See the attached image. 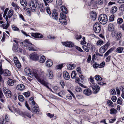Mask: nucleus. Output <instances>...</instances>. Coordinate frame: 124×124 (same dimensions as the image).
<instances>
[{"label": "nucleus", "mask_w": 124, "mask_h": 124, "mask_svg": "<svg viewBox=\"0 0 124 124\" xmlns=\"http://www.w3.org/2000/svg\"><path fill=\"white\" fill-rule=\"evenodd\" d=\"M110 111L111 113L114 114H116L117 112V110L114 108H113L111 109L110 110Z\"/></svg>", "instance_id": "obj_56"}, {"label": "nucleus", "mask_w": 124, "mask_h": 124, "mask_svg": "<svg viewBox=\"0 0 124 124\" xmlns=\"http://www.w3.org/2000/svg\"><path fill=\"white\" fill-rule=\"evenodd\" d=\"M18 47L17 45H14L13 47V49L15 51H16L18 49Z\"/></svg>", "instance_id": "obj_61"}, {"label": "nucleus", "mask_w": 124, "mask_h": 124, "mask_svg": "<svg viewBox=\"0 0 124 124\" xmlns=\"http://www.w3.org/2000/svg\"><path fill=\"white\" fill-rule=\"evenodd\" d=\"M62 43L64 46L69 47H74V43L71 42L67 41L64 42H62Z\"/></svg>", "instance_id": "obj_12"}, {"label": "nucleus", "mask_w": 124, "mask_h": 124, "mask_svg": "<svg viewBox=\"0 0 124 124\" xmlns=\"http://www.w3.org/2000/svg\"><path fill=\"white\" fill-rule=\"evenodd\" d=\"M26 49L31 51H35L36 50V49H35L33 47H32L31 45H28L26 47Z\"/></svg>", "instance_id": "obj_32"}, {"label": "nucleus", "mask_w": 124, "mask_h": 124, "mask_svg": "<svg viewBox=\"0 0 124 124\" xmlns=\"http://www.w3.org/2000/svg\"><path fill=\"white\" fill-rule=\"evenodd\" d=\"M34 76L37 80L41 84L44 81L41 79L36 70H33L32 71H31L30 76Z\"/></svg>", "instance_id": "obj_3"}, {"label": "nucleus", "mask_w": 124, "mask_h": 124, "mask_svg": "<svg viewBox=\"0 0 124 124\" xmlns=\"http://www.w3.org/2000/svg\"><path fill=\"white\" fill-rule=\"evenodd\" d=\"M92 89L93 91V92L94 94L97 93L99 91L100 87L97 86H93Z\"/></svg>", "instance_id": "obj_18"}, {"label": "nucleus", "mask_w": 124, "mask_h": 124, "mask_svg": "<svg viewBox=\"0 0 124 124\" xmlns=\"http://www.w3.org/2000/svg\"><path fill=\"white\" fill-rule=\"evenodd\" d=\"M63 76L64 78L66 80H68L70 78V76L68 72L66 71H64L63 72Z\"/></svg>", "instance_id": "obj_16"}, {"label": "nucleus", "mask_w": 124, "mask_h": 124, "mask_svg": "<svg viewBox=\"0 0 124 124\" xmlns=\"http://www.w3.org/2000/svg\"><path fill=\"white\" fill-rule=\"evenodd\" d=\"M25 86L22 84H20L17 85L16 88L19 90H23L24 89Z\"/></svg>", "instance_id": "obj_23"}, {"label": "nucleus", "mask_w": 124, "mask_h": 124, "mask_svg": "<svg viewBox=\"0 0 124 124\" xmlns=\"http://www.w3.org/2000/svg\"><path fill=\"white\" fill-rule=\"evenodd\" d=\"M112 100L114 102H115L117 98L115 96H113L111 98Z\"/></svg>", "instance_id": "obj_62"}, {"label": "nucleus", "mask_w": 124, "mask_h": 124, "mask_svg": "<svg viewBox=\"0 0 124 124\" xmlns=\"http://www.w3.org/2000/svg\"><path fill=\"white\" fill-rule=\"evenodd\" d=\"M123 20L121 18H118L117 20V23L119 24H121L123 22Z\"/></svg>", "instance_id": "obj_49"}, {"label": "nucleus", "mask_w": 124, "mask_h": 124, "mask_svg": "<svg viewBox=\"0 0 124 124\" xmlns=\"http://www.w3.org/2000/svg\"><path fill=\"white\" fill-rule=\"evenodd\" d=\"M29 57L31 59L35 61L38 59L39 57L37 54L35 53L30 54Z\"/></svg>", "instance_id": "obj_11"}, {"label": "nucleus", "mask_w": 124, "mask_h": 124, "mask_svg": "<svg viewBox=\"0 0 124 124\" xmlns=\"http://www.w3.org/2000/svg\"><path fill=\"white\" fill-rule=\"evenodd\" d=\"M97 2L96 1H93L91 0V2L88 3V5L89 6H92L93 7L96 6Z\"/></svg>", "instance_id": "obj_19"}, {"label": "nucleus", "mask_w": 124, "mask_h": 124, "mask_svg": "<svg viewBox=\"0 0 124 124\" xmlns=\"http://www.w3.org/2000/svg\"><path fill=\"white\" fill-rule=\"evenodd\" d=\"M16 83V80H15L9 79L7 83L8 85L10 86L13 85L15 83Z\"/></svg>", "instance_id": "obj_15"}, {"label": "nucleus", "mask_w": 124, "mask_h": 124, "mask_svg": "<svg viewBox=\"0 0 124 124\" xmlns=\"http://www.w3.org/2000/svg\"><path fill=\"white\" fill-rule=\"evenodd\" d=\"M105 64V62H102L99 65V68H102L104 66Z\"/></svg>", "instance_id": "obj_60"}, {"label": "nucleus", "mask_w": 124, "mask_h": 124, "mask_svg": "<svg viewBox=\"0 0 124 124\" xmlns=\"http://www.w3.org/2000/svg\"><path fill=\"white\" fill-rule=\"evenodd\" d=\"M104 43L103 41L101 40H98L97 42L96 45L97 46L103 44Z\"/></svg>", "instance_id": "obj_48"}, {"label": "nucleus", "mask_w": 124, "mask_h": 124, "mask_svg": "<svg viewBox=\"0 0 124 124\" xmlns=\"http://www.w3.org/2000/svg\"><path fill=\"white\" fill-rule=\"evenodd\" d=\"M20 3L21 5L23 7H25L27 5V3L26 0H20Z\"/></svg>", "instance_id": "obj_29"}, {"label": "nucleus", "mask_w": 124, "mask_h": 124, "mask_svg": "<svg viewBox=\"0 0 124 124\" xmlns=\"http://www.w3.org/2000/svg\"><path fill=\"white\" fill-rule=\"evenodd\" d=\"M122 90V93L121 94V96L124 99V88H123Z\"/></svg>", "instance_id": "obj_64"}, {"label": "nucleus", "mask_w": 124, "mask_h": 124, "mask_svg": "<svg viewBox=\"0 0 124 124\" xmlns=\"http://www.w3.org/2000/svg\"><path fill=\"white\" fill-rule=\"evenodd\" d=\"M12 28L13 30L14 31H19V29L16 27L15 26H12Z\"/></svg>", "instance_id": "obj_54"}, {"label": "nucleus", "mask_w": 124, "mask_h": 124, "mask_svg": "<svg viewBox=\"0 0 124 124\" xmlns=\"http://www.w3.org/2000/svg\"><path fill=\"white\" fill-rule=\"evenodd\" d=\"M108 105L110 107H113L114 105L113 103L110 100H108L107 101Z\"/></svg>", "instance_id": "obj_42"}, {"label": "nucleus", "mask_w": 124, "mask_h": 124, "mask_svg": "<svg viewBox=\"0 0 124 124\" xmlns=\"http://www.w3.org/2000/svg\"><path fill=\"white\" fill-rule=\"evenodd\" d=\"M46 10L48 14L50 15L51 14V12L50 11V8L49 7H46Z\"/></svg>", "instance_id": "obj_51"}, {"label": "nucleus", "mask_w": 124, "mask_h": 124, "mask_svg": "<svg viewBox=\"0 0 124 124\" xmlns=\"http://www.w3.org/2000/svg\"><path fill=\"white\" fill-rule=\"evenodd\" d=\"M45 64L46 66L50 67L53 65V62L51 60L49 59L46 61Z\"/></svg>", "instance_id": "obj_21"}, {"label": "nucleus", "mask_w": 124, "mask_h": 124, "mask_svg": "<svg viewBox=\"0 0 124 124\" xmlns=\"http://www.w3.org/2000/svg\"><path fill=\"white\" fill-rule=\"evenodd\" d=\"M36 7L37 8H39L41 12H43L44 11L45 9L42 3H40L39 4V5Z\"/></svg>", "instance_id": "obj_20"}, {"label": "nucleus", "mask_w": 124, "mask_h": 124, "mask_svg": "<svg viewBox=\"0 0 124 124\" xmlns=\"http://www.w3.org/2000/svg\"><path fill=\"white\" fill-rule=\"evenodd\" d=\"M91 16L93 18H94L95 19H96V12H93V13L91 14Z\"/></svg>", "instance_id": "obj_45"}, {"label": "nucleus", "mask_w": 124, "mask_h": 124, "mask_svg": "<svg viewBox=\"0 0 124 124\" xmlns=\"http://www.w3.org/2000/svg\"><path fill=\"white\" fill-rule=\"evenodd\" d=\"M56 5L59 6H61L62 4V1L61 0H57L56 1Z\"/></svg>", "instance_id": "obj_43"}, {"label": "nucleus", "mask_w": 124, "mask_h": 124, "mask_svg": "<svg viewBox=\"0 0 124 124\" xmlns=\"http://www.w3.org/2000/svg\"><path fill=\"white\" fill-rule=\"evenodd\" d=\"M31 35L32 36L36 38H43V36L41 34L36 33H31Z\"/></svg>", "instance_id": "obj_13"}, {"label": "nucleus", "mask_w": 124, "mask_h": 124, "mask_svg": "<svg viewBox=\"0 0 124 124\" xmlns=\"http://www.w3.org/2000/svg\"><path fill=\"white\" fill-rule=\"evenodd\" d=\"M45 59V56L43 55L39 59V62L40 63H43L44 62Z\"/></svg>", "instance_id": "obj_34"}, {"label": "nucleus", "mask_w": 124, "mask_h": 124, "mask_svg": "<svg viewBox=\"0 0 124 124\" xmlns=\"http://www.w3.org/2000/svg\"><path fill=\"white\" fill-rule=\"evenodd\" d=\"M124 49L123 47H119L116 49L115 51L117 53H122Z\"/></svg>", "instance_id": "obj_27"}, {"label": "nucleus", "mask_w": 124, "mask_h": 124, "mask_svg": "<svg viewBox=\"0 0 124 124\" xmlns=\"http://www.w3.org/2000/svg\"><path fill=\"white\" fill-rule=\"evenodd\" d=\"M31 107L33 111L36 113L39 111V107L35 106L34 105H32Z\"/></svg>", "instance_id": "obj_22"}, {"label": "nucleus", "mask_w": 124, "mask_h": 124, "mask_svg": "<svg viewBox=\"0 0 124 124\" xmlns=\"http://www.w3.org/2000/svg\"><path fill=\"white\" fill-rule=\"evenodd\" d=\"M46 6H47L48 5L47 3H51L52 2L53 0H43Z\"/></svg>", "instance_id": "obj_47"}, {"label": "nucleus", "mask_w": 124, "mask_h": 124, "mask_svg": "<svg viewBox=\"0 0 124 124\" xmlns=\"http://www.w3.org/2000/svg\"><path fill=\"white\" fill-rule=\"evenodd\" d=\"M111 34L112 36L116 40L120 39L122 36L120 32H118L116 31L112 32Z\"/></svg>", "instance_id": "obj_4"}, {"label": "nucleus", "mask_w": 124, "mask_h": 124, "mask_svg": "<svg viewBox=\"0 0 124 124\" xmlns=\"http://www.w3.org/2000/svg\"><path fill=\"white\" fill-rule=\"evenodd\" d=\"M3 90L4 94L7 98H10L11 97V92L6 87H4L3 88Z\"/></svg>", "instance_id": "obj_7"}, {"label": "nucleus", "mask_w": 124, "mask_h": 124, "mask_svg": "<svg viewBox=\"0 0 124 124\" xmlns=\"http://www.w3.org/2000/svg\"><path fill=\"white\" fill-rule=\"evenodd\" d=\"M98 20L100 23L102 24H106L108 21L107 16L104 14L100 15L98 18Z\"/></svg>", "instance_id": "obj_2"}, {"label": "nucleus", "mask_w": 124, "mask_h": 124, "mask_svg": "<svg viewBox=\"0 0 124 124\" xmlns=\"http://www.w3.org/2000/svg\"><path fill=\"white\" fill-rule=\"evenodd\" d=\"M59 21L60 23L62 24H64L65 25L67 24V22L65 19H64V20L59 19Z\"/></svg>", "instance_id": "obj_44"}, {"label": "nucleus", "mask_w": 124, "mask_h": 124, "mask_svg": "<svg viewBox=\"0 0 124 124\" xmlns=\"http://www.w3.org/2000/svg\"><path fill=\"white\" fill-rule=\"evenodd\" d=\"M14 61L15 65L17 68L18 69H20L21 67V65L16 57H15L14 58Z\"/></svg>", "instance_id": "obj_8"}, {"label": "nucleus", "mask_w": 124, "mask_h": 124, "mask_svg": "<svg viewBox=\"0 0 124 124\" xmlns=\"http://www.w3.org/2000/svg\"><path fill=\"white\" fill-rule=\"evenodd\" d=\"M9 9L8 8H7L5 9L4 11V13L3 15V17H5L8 11V10Z\"/></svg>", "instance_id": "obj_58"}, {"label": "nucleus", "mask_w": 124, "mask_h": 124, "mask_svg": "<svg viewBox=\"0 0 124 124\" xmlns=\"http://www.w3.org/2000/svg\"><path fill=\"white\" fill-rule=\"evenodd\" d=\"M101 30V25L99 22L96 23L93 25V30L96 33H99Z\"/></svg>", "instance_id": "obj_5"}, {"label": "nucleus", "mask_w": 124, "mask_h": 124, "mask_svg": "<svg viewBox=\"0 0 124 124\" xmlns=\"http://www.w3.org/2000/svg\"><path fill=\"white\" fill-rule=\"evenodd\" d=\"M74 47L80 52H82L83 51V50L80 47L76 46H74Z\"/></svg>", "instance_id": "obj_57"}, {"label": "nucleus", "mask_w": 124, "mask_h": 124, "mask_svg": "<svg viewBox=\"0 0 124 124\" xmlns=\"http://www.w3.org/2000/svg\"><path fill=\"white\" fill-rule=\"evenodd\" d=\"M20 43L22 46H25L26 48L29 45H32V44L29 41V40L27 39H25L23 42H20Z\"/></svg>", "instance_id": "obj_10"}, {"label": "nucleus", "mask_w": 124, "mask_h": 124, "mask_svg": "<svg viewBox=\"0 0 124 124\" xmlns=\"http://www.w3.org/2000/svg\"><path fill=\"white\" fill-rule=\"evenodd\" d=\"M46 76L49 79H52L53 78L54 75L52 71L50 69L47 70L46 73Z\"/></svg>", "instance_id": "obj_9"}, {"label": "nucleus", "mask_w": 124, "mask_h": 124, "mask_svg": "<svg viewBox=\"0 0 124 124\" xmlns=\"http://www.w3.org/2000/svg\"><path fill=\"white\" fill-rule=\"evenodd\" d=\"M114 15H111L109 17V20L110 21H113L114 20Z\"/></svg>", "instance_id": "obj_52"}, {"label": "nucleus", "mask_w": 124, "mask_h": 124, "mask_svg": "<svg viewBox=\"0 0 124 124\" xmlns=\"http://www.w3.org/2000/svg\"><path fill=\"white\" fill-rule=\"evenodd\" d=\"M4 97V96L1 91V89L0 88V98H3Z\"/></svg>", "instance_id": "obj_63"}, {"label": "nucleus", "mask_w": 124, "mask_h": 124, "mask_svg": "<svg viewBox=\"0 0 124 124\" xmlns=\"http://www.w3.org/2000/svg\"><path fill=\"white\" fill-rule=\"evenodd\" d=\"M24 71L25 73L29 76L31 77L30 76V74H31V71H30V68L27 67L25 68L24 69Z\"/></svg>", "instance_id": "obj_25"}, {"label": "nucleus", "mask_w": 124, "mask_h": 124, "mask_svg": "<svg viewBox=\"0 0 124 124\" xmlns=\"http://www.w3.org/2000/svg\"><path fill=\"white\" fill-rule=\"evenodd\" d=\"M9 24L8 23V21L7 23V24L6 25L5 24H3L0 25V27L3 28V29H7L8 27L9 26Z\"/></svg>", "instance_id": "obj_28"}, {"label": "nucleus", "mask_w": 124, "mask_h": 124, "mask_svg": "<svg viewBox=\"0 0 124 124\" xmlns=\"http://www.w3.org/2000/svg\"><path fill=\"white\" fill-rule=\"evenodd\" d=\"M108 30L111 32L114 31L115 26L112 23L109 24L108 26Z\"/></svg>", "instance_id": "obj_17"}, {"label": "nucleus", "mask_w": 124, "mask_h": 124, "mask_svg": "<svg viewBox=\"0 0 124 124\" xmlns=\"http://www.w3.org/2000/svg\"><path fill=\"white\" fill-rule=\"evenodd\" d=\"M117 8L116 7V6L112 8L111 12L113 13H114L117 11Z\"/></svg>", "instance_id": "obj_36"}, {"label": "nucleus", "mask_w": 124, "mask_h": 124, "mask_svg": "<svg viewBox=\"0 0 124 124\" xmlns=\"http://www.w3.org/2000/svg\"><path fill=\"white\" fill-rule=\"evenodd\" d=\"M76 91L77 92H80L82 91V89L81 87L78 86H77L75 88Z\"/></svg>", "instance_id": "obj_39"}, {"label": "nucleus", "mask_w": 124, "mask_h": 124, "mask_svg": "<svg viewBox=\"0 0 124 124\" xmlns=\"http://www.w3.org/2000/svg\"><path fill=\"white\" fill-rule=\"evenodd\" d=\"M83 48L84 50L87 52H89V49L86 46H83Z\"/></svg>", "instance_id": "obj_55"}, {"label": "nucleus", "mask_w": 124, "mask_h": 124, "mask_svg": "<svg viewBox=\"0 0 124 124\" xmlns=\"http://www.w3.org/2000/svg\"><path fill=\"white\" fill-rule=\"evenodd\" d=\"M18 98L19 101H23L24 100V98L22 95H19L18 96Z\"/></svg>", "instance_id": "obj_41"}, {"label": "nucleus", "mask_w": 124, "mask_h": 124, "mask_svg": "<svg viewBox=\"0 0 124 124\" xmlns=\"http://www.w3.org/2000/svg\"><path fill=\"white\" fill-rule=\"evenodd\" d=\"M29 102L30 104H32L33 105L35 104V102L33 100V97H31L29 100Z\"/></svg>", "instance_id": "obj_37"}, {"label": "nucleus", "mask_w": 124, "mask_h": 124, "mask_svg": "<svg viewBox=\"0 0 124 124\" xmlns=\"http://www.w3.org/2000/svg\"><path fill=\"white\" fill-rule=\"evenodd\" d=\"M41 84L48 88L50 91H51L52 92H53L51 88H50L47 86V84H48V83L45 81H44Z\"/></svg>", "instance_id": "obj_31"}, {"label": "nucleus", "mask_w": 124, "mask_h": 124, "mask_svg": "<svg viewBox=\"0 0 124 124\" xmlns=\"http://www.w3.org/2000/svg\"><path fill=\"white\" fill-rule=\"evenodd\" d=\"M76 72L75 71H72L71 75V77L72 78L74 79L76 77Z\"/></svg>", "instance_id": "obj_40"}, {"label": "nucleus", "mask_w": 124, "mask_h": 124, "mask_svg": "<svg viewBox=\"0 0 124 124\" xmlns=\"http://www.w3.org/2000/svg\"><path fill=\"white\" fill-rule=\"evenodd\" d=\"M2 60H0V73L1 74H2L3 73V71L2 68Z\"/></svg>", "instance_id": "obj_46"}, {"label": "nucleus", "mask_w": 124, "mask_h": 124, "mask_svg": "<svg viewBox=\"0 0 124 124\" xmlns=\"http://www.w3.org/2000/svg\"><path fill=\"white\" fill-rule=\"evenodd\" d=\"M39 2L38 0H31V1L28 4L29 7L33 12L35 11L36 9L34 3L35 4L36 6H37L39 5Z\"/></svg>", "instance_id": "obj_1"}, {"label": "nucleus", "mask_w": 124, "mask_h": 124, "mask_svg": "<svg viewBox=\"0 0 124 124\" xmlns=\"http://www.w3.org/2000/svg\"><path fill=\"white\" fill-rule=\"evenodd\" d=\"M122 99L121 98H118L117 99V103L119 104H122Z\"/></svg>", "instance_id": "obj_53"}, {"label": "nucleus", "mask_w": 124, "mask_h": 124, "mask_svg": "<svg viewBox=\"0 0 124 124\" xmlns=\"http://www.w3.org/2000/svg\"><path fill=\"white\" fill-rule=\"evenodd\" d=\"M109 45L110 44L109 43H107L101 47L99 49L100 53L101 54L104 53L108 49Z\"/></svg>", "instance_id": "obj_6"}, {"label": "nucleus", "mask_w": 124, "mask_h": 124, "mask_svg": "<svg viewBox=\"0 0 124 124\" xmlns=\"http://www.w3.org/2000/svg\"><path fill=\"white\" fill-rule=\"evenodd\" d=\"M13 10L12 9H10L8 11L7 15L8 16V17L9 18H10L13 16Z\"/></svg>", "instance_id": "obj_30"}, {"label": "nucleus", "mask_w": 124, "mask_h": 124, "mask_svg": "<svg viewBox=\"0 0 124 124\" xmlns=\"http://www.w3.org/2000/svg\"><path fill=\"white\" fill-rule=\"evenodd\" d=\"M60 17L59 19L61 20H64L66 18V16L65 15H64L62 13H61L60 14Z\"/></svg>", "instance_id": "obj_33"}, {"label": "nucleus", "mask_w": 124, "mask_h": 124, "mask_svg": "<svg viewBox=\"0 0 124 124\" xmlns=\"http://www.w3.org/2000/svg\"><path fill=\"white\" fill-rule=\"evenodd\" d=\"M95 79L96 80L98 81H100L102 79L101 77L98 75H96L95 76Z\"/></svg>", "instance_id": "obj_35"}, {"label": "nucleus", "mask_w": 124, "mask_h": 124, "mask_svg": "<svg viewBox=\"0 0 124 124\" xmlns=\"http://www.w3.org/2000/svg\"><path fill=\"white\" fill-rule=\"evenodd\" d=\"M23 95H24L25 97H27L30 96V93L29 92H27L24 93Z\"/></svg>", "instance_id": "obj_50"}, {"label": "nucleus", "mask_w": 124, "mask_h": 124, "mask_svg": "<svg viewBox=\"0 0 124 124\" xmlns=\"http://www.w3.org/2000/svg\"><path fill=\"white\" fill-rule=\"evenodd\" d=\"M83 93L87 96H89L92 94L91 90L89 88L85 89L83 92Z\"/></svg>", "instance_id": "obj_14"}, {"label": "nucleus", "mask_w": 124, "mask_h": 124, "mask_svg": "<svg viewBox=\"0 0 124 124\" xmlns=\"http://www.w3.org/2000/svg\"><path fill=\"white\" fill-rule=\"evenodd\" d=\"M63 65L62 64H59L56 66V69H61Z\"/></svg>", "instance_id": "obj_59"}, {"label": "nucleus", "mask_w": 124, "mask_h": 124, "mask_svg": "<svg viewBox=\"0 0 124 124\" xmlns=\"http://www.w3.org/2000/svg\"><path fill=\"white\" fill-rule=\"evenodd\" d=\"M52 17L54 19L56 20H57L58 18L57 12L56 11H54L52 13Z\"/></svg>", "instance_id": "obj_24"}, {"label": "nucleus", "mask_w": 124, "mask_h": 124, "mask_svg": "<svg viewBox=\"0 0 124 124\" xmlns=\"http://www.w3.org/2000/svg\"><path fill=\"white\" fill-rule=\"evenodd\" d=\"M3 74L5 76H9L10 75V72L8 70H5Z\"/></svg>", "instance_id": "obj_38"}, {"label": "nucleus", "mask_w": 124, "mask_h": 124, "mask_svg": "<svg viewBox=\"0 0 124 124\" xmlns=\"http://www.w3.org/2000/svg\"><path fill=\"white\" fill-rule=\"evenodd\" d=\"M62 12L65 14H67L68 13L67 9L66 7L64 6H62L60 8Z\"/></svg>", "instance_id": "obj_26"}]
</instances>
